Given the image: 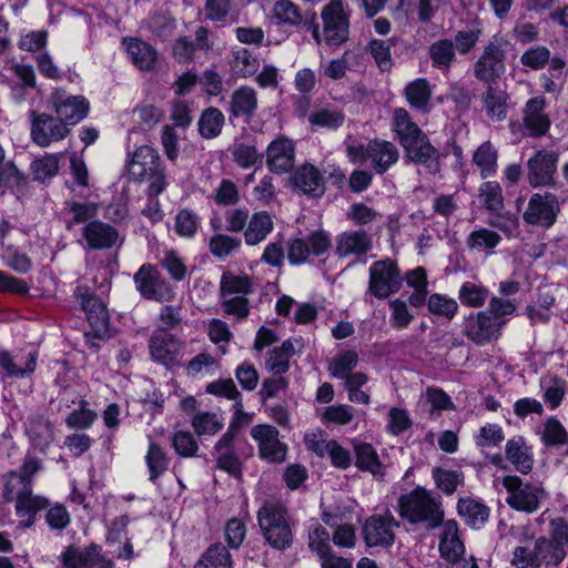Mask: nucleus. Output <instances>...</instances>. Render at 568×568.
I'll return each mask as SVG.
<instances>
[{
  "instance_id": "35",
  "label": "nucleus",
  "mask_w": 568,
  "mask_h": 568,
  "mask_svg": "<svg viewBox=\"0 0 568 568\" xmlns=\"http://www.w3.org/2000/svg\"><path fill=\"white\" fill-rule=\"evenodd\" d=\"M458 515L474 529L481 528L490 516V509L485 504L470 497L460 498L457 504Z\"/></svg>"
},
{
  "instance_id": "11",
  "label": "nucleus",
  "mask_w": 568,
  "mask_h": 568,
  "mask_svg": "<svg viewBox=\"0 0 568 568\" xmlns=\"http://www.w3.org/2000/svg\"><path fill=\"white\" fill-rule=\"evenodd\" d=\"M48 104L55 115L69 126L85 119L90 111V102L83 95L69 94L64 89L55 88L48 98Z\"/></svg>"
},
{
  "instance_id": "41",
  "label": "nucleus",
  "mask_w": 568,
  "mask_h": 568,
  "mask_svg": "<svg viewBox=\"0 0 568 568\" xmlns=\"http://www.w3.org/2000/svg\"><path fill=\"white\" fill-rule=\"evenodd\" d=\"M37 365V354L29 353L27 359L18 356L12 357L8 352H0V368L7 377H24L34 372Z\"/></svg>"
},
{
  "instance_id": "15",
  "label": "nucleus",
  "mask_w": 568,
  "mask_h": 568,
  "mask_svg": "<svg viewBox=\"0 0 568 568\" xmlns=\"http://www.w3.org/2000/svg\"><path fill=\"white\" fill-rule=\"evenodd\" d=\"M251 437L256 442L258 456L271 464H282L286 459L287 445L280 439V432L275 426L258 424L251 428Z\"/></svg>"
},
{
  "instance_id": "3",
  "label": "nucleus",
  "mask_w": 568,
  "mask_h": 568,
  "mask_svg": "<svg viewBox=\"0 0 568 568\" xmlns=\"http://www.w3.org/2000/svg\"><path fill=\"white\" fill-rule=\"evenodd\" d=\"M346 153L354 163H364L369 160L377 174H384L399 159L397 146L393 142L382 139L369 140L366 144L348 140Z\"/></svg>"
},
{
  "instance_id": "36",
  "label": "nucleus",
  "mask_w": 568,
  "mask_h": 568,
  "mask_svg": "<svg viewBox=\"0 0 568 568\" xmlns=\"http://www.w3.org/2000/svg\"><path fill=\"white\" fill-rule=\"evenodd\" d=\"M271 17L276 24L291 28H298L305 21L302 9L292 0L275 1L271 10Z\"/></svg>"
},
{
  "instance_id": "50",
  "label": "nucleus",
  "mask_w": 568,
  "mask_h": 568,
  "mask_svg": "<svg viewBox=\"0 0 568 568\" xmlns=\"http://www.w3.org/2000/svg\"><path fill=\"white\" fill-rule=\"evenodd\" d=\"M488 298V288L475 282H464L458 291V300L466 307L480 308Z\"/></svg>"
},
{
  "instance_id": "42",
  "label": "nucleus",
  "mask_w": 568,
  "mask_h": 568,
  "mask_svg": "<svg viewBox=\"0 0 568 568\" xmlns=\"http://www.w3.org/2000/svg\"><path fill=\"white\" fill-rule=\"evenodd\" d=\"M355 465L364 471H369L375 477H383V465L378 458L375 448L367 443L354 445Z\"/></svg>"
},
{
  "instance_id": "16",
  "label": "nucleus",
  "mask_w": 568,
  "mask_h": 568,
  "mask_svg": "<svg viewBox=\"0 0 568 568\" xmlns=\"http://www.w3.org/2000/svg\"><path fill=\"white\" fill-rule=\"evenodd\" d=\"M399 527V523L392 513L384 515H373L368 517L363 525V537L368 547H389L395 541L394 529Z\"/></svg>"
},
{
  "instance_id": "61",
  "label": "nucleus",
  "mask_w": 568,
  "mask_h": 568,
  "mask_svg": "<svg viewBox=\"0 0 568 568\" xmlns=\"http://www.w3.org/2000/svg\"><path fill=\"white\" fill-rule=\"evenodd\" d=\"M541 385L544 387L545 402L551 409L557 408L566 394V381L557 376H550L549 378H544Z\"/></svg>"
},
{
  "instance_id": "7",
  "label": "nucleus",
  "mask_w": 568,
  "mask_h": 568,
  "mask_svg": "<svg viewBox=\"0 0 568 568\" xmlns=\"http://www.w3.org/2000/svg\"><path fill=\"white\" fill-rule=\"evenodd\" d=\"M133 282L136 291L145 300L165 303L173 301L175 297L173 286L151 263H144L140 266L133 276Z\"/></svg>"
},
{
  "instance_id": "48",
  "label": "nucleus",
  "mask_w": 568,
  "mask_h": 568,
  "mask_svg": "<svg viewBox=\"0 0 568 568\" xmlns=\"http://www.w3.org/2000/svg\"><path fill=\"white\" fill-rule=\"evenodd\" d=\"M194 568H233L232 556L227 548L219 542L205 550Z\"/></svg>"
},
{
  "instance_id": "56",
  "label": "nucleus",
  "mask_w": 568,
  "mask_h": 568,
  "mask_svg": "<svg viewBox=\"0 0 568 568\" xmlns=\"http://www.w3.org/2000/svg\"><path fill=\"white\" fill-rule=\"evenodd\" d=\"M241 246V239L224 233L214 234L209 242L210 253L217 258H225L232 255Z\"/></svg>"
},
{
  "instance_id": "4",
  "label": "nucleus",
  "mask_w": 568,
  "mask_h": 568,
  "mask_svg": "<svg viewBox=\"0 0 568 568\" xmlns=\"http://www.w3.org/2000/svg\"><path fill=\"white\" fill-rule=\"evenodd\" d=\"M503 486L507 491V505L520 513L537 511L548 496L541 481L525 480L516 475L505 476Z\"/></svg>"
},
{
  "instance_id": "28",
  "label": "nucleus",
  "mask_w": 568,
  "mask_h": 568,
  "mask_svg": "<svg viewBox=\"0 0 568 568\" xmlns=\"http://www.w3.org/2000/svg\"><path fill=\"white\" fill-rule=\"evenodd\" d=\"M82 237L91 250H104L115 245L119 232L112 225L94 220L83 226Z\"/></svg>"
},
{
  "instance_id": "44",
  "label": "nucleus",
  "mask_w": 568,
  "mask_h": 568,
  "mask_svg": "<svg viewBox=\"0 0 568 568\" xmlns=\"http://www.w3.org/2000/svg\"><path fill=\"white\" fill-rule=\"evenodd\" d=\"M145 464L150 474L149 479L155 483L169 469L170 457L159 443L151 440L145 455Z\"/></svg>"
},
{
  "instance_id": "26",
  "label": "nucleus",
  "mask_w": 568,
  "mask_h": 568,
  "mask_svg": "<svg viewBox=\"0 0 568 568\" xmlns=\"http://www.w3.org/2000/svg\"><path fill=\"white\" fill-rule=\"evenodd\" d=\"M81 307L87 314L91 331L85 337L103 338L109 331V314L103 302L93 295H81Z\"/></svg>"
},
{
  "instance_id": "53",
  "label": "nucleus",
  "mask_w": 568,
  "mask_h": 568,
  "mask_svg": "<svg viewBox=\"0 0 568 568\" xmlns=\"http://www.w3.org/2000/svg\"><path fill=\"white\" fill-rule=\"evenodd\" d=\"M225 116L217 108L205 109L199 120V132L204 139L216 138L224 125Z\"/></svg>"
},
{
  "instance_id": "39",
  "label": "nucleus",
  "mask_w": 568,
  "mask_h": 568,
  "mask_svg": "<svg viewBox=\"0 0 568 568\" xmlns=\"http://www.w3.org/2000/svg\"><path fill=\"white\" fill-rule=\"evenodd\" d=\"M408 104L424 113L429 112L432 88L427 79L419 78L409 82L404 90Z\"/></svg>"
},
{
  "instance_id": "12",
  "label": "nucleus",
  "mask_w": 568,
  "mask_h": 568,
  "mask_svg": "<svg viewBox=\"0 0 568 568\" xmlns=\"http://www.w3.org/2000/svg\"><path fill=\"white\" fill-rule=\"evenodd\" d=\"M560 212V205L555 194L534 193L523 213V220L526 224L542 229L551 227Z\"/></svg>"
},
{
  "instance_id": "49",
  "label": "nucleus",
  "mask_w": 568,
  "mask_h": 568,
  "mask_svg": "<svg viewBox=\"0 0 568 568\" xmlns=\"http://www.w3.org/2000/svg\"><path fill=\"white\" fill-rule=\"evenodd\" d=\"M535 548L539 567L545 566H558L566 558L567 551L561 546H557L554 541H550L547 537H539L535 541Z\"/></svg>"
},
{
  "instance_id": "32",
  "label": "nucleus",
  "mask_w": 568,
  "mask_h": 568,
  "mask_svg": "<svg viewBox=\"0 0 568 568\" xmlns=\"http://www.w3.org/2000/svg\"><path fill=\"white\" fill-rule=\"evenodd\" d=\"M132 63L141 71H153L158 63L156 50L145 41L136 38L123 39Z\"/></svg>"
},
{
  "instance_id": "46",
  "label": "nucleus",
  "mask_w": 568,
  "mask_h": 568,
  "mask_svg": "<svg viewBox=\"0 0 568 568\" xmlns=\"http://www.w3.org/2000/svg\"><path fill=\"white\" fill-rule=\"evenodd\" d=\"M295 354V347L291 339L282 343L280 347H275L268 352L266 358V369L274 375H282L290 368V359Z\"/></svg>"
},
{
  "instance_id": "52",
  "label": "nucleus",
  "mask_w": 568,
  "mask_h": 568,
  "mask_svg": "<svg viewBox=\"0 0 568 568\" xmlns=\"http://www.w3.org/2000/svg\"><path fill=\"white\" fill-rule=\"evenodd\" d=\"M308 121L312 125H317L328 130H337L345 122L344 112L334 105H326L313 112Z\"/></svg>"
},
{
  "instance_id": "19",
  "label": "nucleus",
  "mask_w": 568,
  "mask_h": 568,
  "mask_svg": "<svg viewBox=\"0 0 568 568\" xmlns=\"http://www.w3.org/2000/svg\"><path fill=\"white\" fill-rule=\"evenodd\" d=\"M295 163V143L285 135L273 140L266 149V165L276 174L290 172Z\"/></svg>"
},
{
  "instance_id": "20",
  "label": "nucleus",
  "mask_w": 568,
  "mask_h": 568,
  "mask_svg": "<svg viewBox=\"0 0 568 568\" xmlns=\"http://www.w3.org/2000/svg\"><path fill=\"white\" fill-rule=\"evenodd\" d=\"M373 247L372 236L364 230L346 231L336 236L335 255L361 260Z\"/></svg>"
},
{
  "instance_id": "5",
  "label": "nucleus",
  "mask_w": 568,
  "mask_h": 568,
  "mask_svg": "<svg viewBox=\"0 0 568 568\" xmlns=\"http://www.w3.org/2000/svg\"><path fill=\"white\" fill-rule=\"evenodd\" d=\"M509 42L494 36L483 47L473 65L474 77L481 83H497L506 71L507 47Z\"/></svg>"
},
{
  "instance_id": "55",
  "label": "nucleus",
  "mask_w": 568,
  "mask_h": 568,
  "mask_svg": "<svg viewBox=\"0 0 568 568\" xmlns=\"http://www.w3.org/2000/svg\"><path fill=\"white\" fill-rule=\"evenodd\" d=\"M537 434L546 446H560L568 442V433L556 417L547 418Z\"/></svg>"
},
{
  "instance_id": "47",
  "label": "nucleus",
  "mask_w": 568,
  "mask_h": 568,
  "mask_svg": "<svg viewBox=\"0 0 568 568\" xmlns=\"http://www.w3.org/2000/svg\"><path fill=\"white\" fill-rule=\"evenodd\" d=\"M220 292L222 296L241 294L245 296L253 292L252 277L245 273L234 274L224 272L221 276Z\"/></svg>"
},
{
  "instance_id": "58",
  "label": "nucleus",
  "mask_w": 568,
  "mask_h": 568,
  "mask_svg": "<svg viewBox=\"0 0 568 568\" xmlns=\"http://www.w3.org/2000/svg\"><path fill=\"white\" fill-rule=\"evenodd\" d=\"M199 215L190 209L180 210L174 217V231L184 239H193L200 227Z\"/></svg>"
},
{
  "instance_id": "10",
  "label": "nucleus",
  "mask_w": 568,
  "mask_h": 568,
  "mask_svg": "<svg viewBox=\"0 0 568 568\" xmlns=\"http://www.w3.org/2000/svg\"><path fill=\"white\" fill-rule=\"evenodd\" d=\"M29 118L31 140L41 148L64 140L71 132L69 125L58 115L32 110Z\"/></svg>"
},
{
  "instance_id": "23",
  "label": "nucleus",
  "mask_w": 568,
  "mask_h": 568,
  "mask_svg": "<svg viewBox=\"0 0 568 568\" xmlns=\"http://www.w3.org/2000/svg\"><path fill=\"white\" fill-rule=\"evenodd\" d=\"M510 97L497 83H486L480 94L481 111L491 122H503L507 119Z\"/></svg>"
},
{
  "instance_id": "57",
  "label": "nucleus",
  "mask_w": 568,
  "mask_h": 568,
  "mask_svg": "<svg viewBox=\"0 0 568 568\" xmlns=\"http://www.w3.org/2000/svg\"><path fill=\"white\" fill-rule=\"evenodd\" d=\"M478 197L488 211L498 212L504 207L503 190L496 181L484 182L478 189Z\"/></svg>"
},
{
  "instance_id": "27",
  "label": "nucleus",
  "mask_w": 568,
  "mask_h": 568,
  "mask_svg": "<svg viewBox=\"0 0 568 568\" xmlns=\"http://www.w3.org/2000/svg\"><path fill=\"white\" fill-rule=\"evenodd\" d=\"M41 460L33 456H26L19 470L10 471L7 475V483L3 489V496L7 501L13 500V493L17 488V484L20 488H32V481L34 475L41 469Z\"/></svg>"
},
{
  "instance_id": "9",
  "label": "nucleus",
  "mask_w": 568,
  "mask_h": 568,
  "mask_svg": "<svg viewBox=\"0 0 568 568\" xmlns=\"http://www.w3.org/2000/svg\"><path fill=\"white\" fill-rule=\"evenodd\" d=\"M368 273V293L378 300H386L402 286L400 270L392 258L372 263Z\"/></svg>"
},
{
  "instance_id": "14",
  "label": "nucleus",
  "mask_w": 568,
  "mask_h": 568,
  "mask_svg": "<svg viewBox=\"0 0 568 568\" xmlns=\"http://www.w3.org/2000/svg\"><path fill=\"white\" fill-rule=\"evenodd\" d=\"M332 246L329 234L324 230H316L308 234L307 239L296 237L287 245V258L291 264L298 265L313 256H322Z\"/></svg>"
},
{
  "instance_id": "62",
  "label": "nucleus",
  "mask_w": 568,
  "mask_h": 568,
  "mask_svg": "<svg viewBox=\"0 0 568 568\" xmlns=\"http://www.w3.org/2000/svg\"><path fill=\"white\" fill-rule=\"evenodd\" d=\"M160 265L168 272L173 281L181 282L186 277L187 266L184 260L174 250L163 252Z\"/></svg>"
},
{
  "instance_id": "17",
  "label": "nucleus",
  "mask_w": 568,
  "mask_h": 568,
  "mask_svg": "<svg viewBox=\"0 0 568 568\" xmlns=\"http://www.w3.org/2000/svg\"><path fill=\"white\" fill-rule=\"evenodd\" d=\"M184 343L168 329H155L149 339V352L153 361L170 367L178 363Z\"/></svg>"
},
{
  "instance_id": "22",
  "label": "nucleus",
  "mask_w": 568,
  "mask_h": 568,
  "mask_svg": "<svg viewBox=\"0 0 568 568\" xmlns=\"http://www.w3.org/2000/svg\"><path fill=\"white\" fill-rule=\"evenodd\" d=\"M16 500V514L19 518V527L30 528L36 523L37 514L49 506V500L36 495L31 487L19 488L13 494Z\"/></svg>"
},
{
  "instance_id": "38",
  "label": "nucleus",
  "mask_w": 568,
  "mask_h": 568,
  "mask_svg": "<svg viewBox=\"0 0 568 568\" xmlns=\"http://www.w3.org/2000/svg\"><path fill=\"white\" fill-rule=\"evenodd\" d=\"M27 434L31 444L41 452H44L54 438L51 423L42 416L29 417Z\"/></svg>"
},
{
  "instance_id": "6",
  "label": "nucleus",
  "mask_w": 568,
  "mask_h": 568,
  "mask_svg": "<svg viewBox=\"0 0 568 568\" xmlns=\"http://www.w3.org/2000/svg\"><path fill=\"white\" fill-rule=\"evenodd\" d=\"M253 448L244 438L224 433L214 446L216 466L233 477L242 476V459L252 456Z\"/></svg>"
},
{
  "instance_id": "40",
  "label": "nucleus",
  "mask_w": 568,
  "mask_h": 568,
  "mask_svg": "<svg viewBox=\"0 0 568 568\" xmlns=\"http://www.w3.org/2000/svg\"><path fill=\"white\" fill-rule=\"evenodd\" d=\"M392 128L396 133L400 145H404L424 132L412 120L408 111L404 108H396L393 111Z\"/></svg>"
},
{
  "instance_id": "63",
  "label": "nucleus",
  "mask_w": 568,
  "mask_h": 568,
  "mask_svg": "<svg viewBox=\"0 0 568 568\" xmlns=\"http://www.w3.org/2000/svg\"><path fill=\"white\" fill-rule=\"evenodd\" d=\"M215 204L220 206H234L240 202L237 185L229 179H223L212 195Z\"/></svg>"
},
{
  "instance_id": "60",
  "label": "nucleus",
  "mask_w": 568,
  "mask_h": 568,
  "mask_svg": "<svg viewBox=\"0 0 568 568\" xmlns=\"http://www.w3.org/2000/svg\"><path fill=\"white\" fill-rule=\"evenodd\" d=\"M65 211L70 215L67 221V229L70 230L73 225L84 223L93 219L98 214V206L94 203H81L70 201L65 203Z\"/></svg>"
},
{
  "instance_id": "51",
  "label": "nucleus",
  "mask_w": 568,
  "mask_h": 568,
  "mask_svg": "<svg viewBox=\"0 0 568 568\" xmlns=\"http://www.w3.org/2000/svg\"><path fill=\"white\" fill-rule=\"evenodd\" d=\"M427 310L437 317L453 321L458 313V302L445 294L433 293L427 300Z\"/></svg>"
},
{
  "instance_id": "33",
  "label": "nucleus",
  "mask_w": 568,
  "mask_h": 568,
  "mask_svg": "<svg viewBox=\"0 0 568 568\" xmlns=\"http://www.w3.org/2000/svg\"><path fill=\"white\" fill-rule=\"evenodd\" d=\"M439 552L450 562H456L465 552L464 544L459 538L458 524L455 520L443 521Z\"/></svg>"
},
{
  "instance_id": "54",
  "label": "nucleus",
  "mask_w": 568,
  "mask_h": 568,
  "mask_svg": "<svg viewBox=\"0 0 568 568\" xmlns=\"http://www.w3.org/2000/svg\"><path fill=\"white\" fill-rule=\"evenodd\" d=\"M501 241L498 233L481 227L470 232L466 239V245L471 251L491 252Z\"/></svg>"
},
{
  "instance_id": "45",
  "label": "nucleus",
  "mask_w": 568,
  "mask_h": 568,
  "mask_svg": "<svg viewBox=\"0 0 568 568\" xmlns=\"http://www.w3.org/2000/svg\"><path fill=\"white\" fill-rule=\"evenodd\" d=\"M428 54L432 65L442 71H448L456 60L454 42L449 39H440L429 45Z\"/></svg>"
},
{
  "instance_id": "59",
  "label": "nucleus",
  "mask_w": 568,
  "mask_h": 568,
  "mask_svg": "<svg viewBox=\"0 0 568 568\" xmlns=\"http://www.w3.org/2000/svg\"><path fill=\"white\" fill-rule=\"evenodd\" d=\"M258 65L257 58L250 50L240 48L233 51L232 68L239 77H252L256 73Z\"/></svg>"
},
{
  "instance_id": "30",
  "label": "nucleus",
  "mask_w": 568,
  "mask_h": 568,
  "mask_svg": "<svg viewBox=\"0 0 568 568\" xmlns=\"http://www.w3.org/2000/svg\"><path fill=\"white\" fill-rule=\"evenodd\" d=\"M295 187L307 196L321 197L325 193L323 173L313 164H303L292 176Z\"/></svg>"
},
{
  "instance_id": "13",
  "label": "nucleus",
  "mask_w": 568,
  "mask_h": 568,
  "mask_svg": "<svg viewBox=\"0 0 568 568\" xmlns=\"http://www.w3.org/2000/svg\"><path fill=\"white\" fill-rule=\"evenodd\" d=\"M505 324V320L494 318L488 312L479 311L464 320L463 334L476 345L483 346L496 341Z\"/></svg>"
},
{
  "instance_id": "37",
  "label": "nucleus",
  "mask_w": 568,
  "mask_h": 568,
  "mask_svg": "<svg viewBox=\"0 0 568 568\" xmlns=\"http://www.w3.org/2000/svg\"><path fill=\"white\" fill-rule=\"evenodd\" d=\"M101 547L91 544L85 548L69 546L61 555L60 560L64 568H90Z\"/></svg>"
},
{
  "instance_id": "34",
  "label": "nucleus",
  "mask_w": 568,
  "mask_h": 568,
  "mask_svg": "<svg viewBox=\"0 0 568 568\" xmlns=\"http://www.w3.org/2000/svg\"><path fill=\"white\" fill-rule=\"evenodd\" d=\"M274 230L272 216L266 211H258L250 216L243 232L244 241L248 246H255L264 242Z\"/></svg>"
},
{
  "instance_id": "24",
  "label": "nucleus",
  "mask_w": 568,
  "mask_h": 568,
  "mask_svg": "<svg viewBox=\"0 0 568 568\" xmlns=\"http://www.w3.org/2000/svg\"><path fill=\"white\" fill-rule=\"evenodd\" d=\"M544 97L529 99L523 109V124L532 138L544 136L550 128L549 115L545 112Z\"/></svg>"
},
{
  "instance_id": "18",
  "label": "nucleus",
  "mask_w": 568,
  "mask_h": 568,
  "mask_svg": "<svg viewBox=\"0 0 568 568\" xmlns=\"http://www.w3.org/2000/svg\"><path fill=\"white\" fill-rule=\"evenodd\" d=\"M405 156L413 163L422 165L427 173L437 174L440 171V152L432 145L428 136L423 133L410 142L402 145Z\"/></svg>"
},
{
  "instance_id": "25",
  "label": "nucleus",
  "mask_w": 568,
  "mask_h": 568,
  "mask_svg": "<svg viewBox=\"0 0 568 568\" xmlns=\"http://www.w3.org/2000/svg\"><path fill=\"white\" fill-rule=\"evenodd\" d=\"M162 161L159 152L149 145H142L135 150L128 165V174L131 180L143 182L146 176L161 168Z\"/></svg>"
},
{
  "instance_id": "64",
  "label": "nucleus",
  "mask_w": 568,
  "mask_h": 568,
  "mask_svg": "<svg viewBox=\"0 0 568 568\" xmlns=\"http://www.w3.org/2000/svg\"><path fill=\"white\" fill-rule=\"evenodd\" d=\"M233 161L242 169H248L255 164L262 163V154H260L254 145L239 143L231 150Z\"/></svg>"
},
{
  "instance_id": "1",
  "label": "nucleus",
  "mask_w": 568,
  "mask_h": 568,
  "mask_svg": "<svg viewBox=\"0 0 568 568\" xmlns=\"http://www.w3.org/2000/svg\"><path fill=\"white\" fill-rule=\"evenodd\" d=\"M398 513L410 524H423L426 529H435L444 521V509L440 497L417 487L398 499Z\"/></svg>"
},
{
  "instance_id": "43",
  "label": "nucleus",
  "mask_w": 568,
  "mask_h": 568,
  "mask_svg": "<svg viewBox=\"0 0 568 568\" xmlns=\"http://www.w3.org/2000/svg\"><path fill=\"white\" fill-rule=\"evenodd\" d=\"M498 151L490 141L480 144L473 155V163L479 170L481 179L495 175L497 171Z\"/></svg>"
},
{
  "instance_id": "2",
  "label": "nucleus",
  "mask_w": 568,
  "mask_h": 568,
  "mask_svg": "<svg viewBox=\"0 0 568 568\" xmlns=\"http://www.w3.org/2000/svg\"><path fill=\"white\" fill-rule=\"evenodd\" d=\"M257 521L266 541L276 549L292 544V529L286 507L277 500H266L257 511Z\"/></svg>"
},
{
  "instance_id": "29",
  "label": "nucleus",
  "mask_w": 568,
  "mask_h": 568,
  "mask_svg": "<svg viewBox=\"0 0 568 568\" xmlns=\"http://www.w3.org/2000/svg\"><path fill=\"white\" fill-rule=\"evenodd\" d=\"M258 109L257 91L250 85H241L235 89L229 102V114L231 118H244L250 120Z\"/></svg>"
},
{
  "instance_id": "8",
  "label": "nucleus",
  "mask_w": 568,
  "mask_h": 568,
  "mask_svg": "<svg viewBox=\"0 0 568 568\" xmlns=\"http://www.w3.org/2000/svg\"><path fill=\"white\" fill-rule=\"evenodd\" d=\"M323 39L332 48H338L349 38V13L342 0H331L322 10Z\"/></svg>"
},
{
  "instance_id": "31",
  "label": "nucleus",
  "mask_w": 568,
  "mask_h": 568,
  "mask_svg": "<svg viewBox=\"0 0 568 568\" xmlns=\"http://www.w3.org/2000/svg\"><path fill=\"white\" fill-rule=\"evenodd\" d=\"M505 457L514 468L527 475L534 467V454L531 447L523 436H515L505 445Z\"/></svg>"
},
{
  "instance_id": "21",
  "label": "nucleus",
  "mask_w": 568,
  "mask_h": 568,
  "mask_svg": "<svg viewBox=\"0 0 568 568\" xmlns=\"http://www.w3.org/2000/svg\"><path fill=\"white\" fill-rule=\"evenodd\" d=\"M558 154L551 151H538L528 160V182L532 187L550 185L557 169Z\"/></svg>"
}]
</instances>
